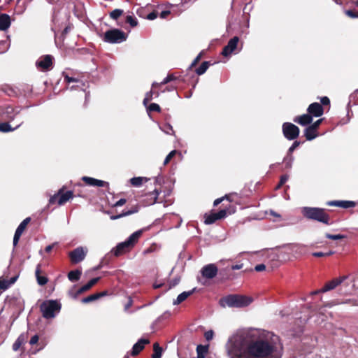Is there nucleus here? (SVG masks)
<instances>
[{
	"label": "nucleus",
	"mask_w": 358,
	"mask_h": 358,
	"mask_svg": "<svg viewBox=\"0 0 358 358\" xmlns=\"http://www.w3.org/2000/svg\"><path fill=\"white\" fill-rule=\"evenodd\" d=\"M148 180V179L145 177H134L130 180V182L134 187H139Z\"/></svg>",
	"instance_id": "nucleus-36"
},
{
	"label": "nucleus",
	"mask_w": 358,
	"mask_h": 358,
	"mask_svg": "<svg viewBox=\"0 0 358 358\" xmlns=\"http://www.w3.org/2000/svg\"><path fill=\"white\" fill-rule=\"evenodd\" d=\"M294 160V157L292 155H289L287 153V156L286 157L284 158V163H285V167L286 168H290L292 166V163Z\"/></svg>",
	"instance_id": "nucleus-44"
},
{
	"label": "nucleus",
	"mask_w": 358,
	"mask_h": 358,
	"mask_svg": "<svg viewBox=\"0 0 358 358\" xmlns=\"http://www.w3.org/2000/svg\"><path fill=\"white\" fill-rule=\"evenodd\" d=\"M159 192L158 190L155 189L153 192H150L148 194H146L147 196V204L148 205H152L157 202L158 195Z\"/></svg>",
	"instance_id": "nucleus-34"
},
{
	"label": "nucleus",
	"mask_w": 358,
	"mask_h": 358,
	"mask_svg": "<svg viewBox=\"0 0 358 358\" xmlns=\"http://www.w3.org/2000/svg\"><path fill=\"white\" fill-rule=\"evenodd\" d=\"M143 231L144 229H140L134 232L125 241L118 243L117 246L111 250V252L115 257H119L127 252H129L138 243Z\"/></svg>",
	"instance_id": "nucleus-3"
},
{
	"label": "nucleus",
	"mask_w": 358,
	"mask_h": 358,
	"mask_svg": "<svg viewBox=\"0 0 358 358\" xmlns=\"http://www.w3.org/2000/svg\"><path fill=\"white\" fill-rule=\"evenodd\" d=\"M325 237L331 240H341L346 238V236L343 234H331L329 233L325 234Z\"/></svg>",
	"instance_id": "nucleus-40"
},
{
	"label": "nucleus",
	"mask_w": 358,
	"mask_h": 358,
	"mask_svg": "<svg viewBox=\"0 0 358 358\" xmlns=\"http://www.w3.org/2000/svg\"><path fill=\"white\" fill-rule=\"evenodd\" d=\"M126 22L129 23L131 25V27H134L137 26V24H138L137 20L131 15L127 16Z\"/></svg>",
	"instance_id": "nucleus-46"
},
{
	"label": "nucleus",
	"mask_w": 358,
	"mask_h": 358,
	"mask_svg": "<svg viewBox=\"0 0 358 358\" xmlns=\"http://www.w3.org/2000/svg\"><path fill=\"white\" fill-rule=\"evenodd\" d=\"M11 24L10 17L6 13L0 14V30H7Z\"/></svg>",
	"instance_id": "nucleus-26"
},
{
	"label": "nucleus",
	"mask_w": 358,
	"mask_h": 358,
	"mask_svg": "<svg viewBox=\"0 0 358 358\" xmlns=\"http://www.w3.org/2000/svg\"><path fill=\"white\" fill-rule=\"evenodd\" d=\"M86 255L87 251H85L82 247H78L69 252L71 263L73 264L81 262L85 258Z\"/></svg>",
	"instance_id": "nucleus-10"
},
{
	"label": "nucleus",
	"mask_w": 358,
	"mask_h": 358,
	"mask_svg": "<svg viewBox=\"0 0 358 358\" xmlns=\"http://www.w3.org/2000/svg\"><path fill=\"white\" fill-rule=\"evenodd\" d=\"M282 349L279 337L274 334L251 340L248 334H237L227 344L230 358H280Z\"/></svg>",
	"instance_id": "nucleus-1"
},
{
	"label": "nucleus",
	"mask_w": 358,
	"mask_h": 358,
	"mask_svg": "<svg viewBox=\"0 0 358 358\" xmlns=\"http://www.w3.org/2000/svg\"><path fill=\"white\" fill-rule=\"evenodd\" d=\"M150 343L149 339L141 338L135 343L132 348L131 355L132 356L138 355L145 348L146 344Z\"/></svg>",
	"instance_id": "nucleus-21"
},
{
	"label": "nucleus",
	"mask_w": 358,
	"mask_h": 358,
	"mask_svg": "<svg viewBox=\"0 0 358 358\" xmlns=\"http://www.w3.org/2000/svg\"><path fill=\"white\" fill-rule=\"evenodd\" d=\"M320 104L324 107L326 106H330V99L327 96H323L320 98Z\"/></svg>",
	"instance_id": "nucleus-52"
},
{
	"label": "nucleus",
	"mask_w": 358,
	"mask_h": 358,
	"mask_svg": "<svg viewBox=\"0 0 358 358\" xmlns=\"http://www.w3.org/2000/svg\"><path fill=\"white\" fill-rule=\"evenodd\" d=\"M61 307V304L57 301L48 300L41 304L40 310L44 318L50 319L55 317L56 313L60 311Z\"/></svg>",
	"instance_id": "nucleus-5"
},
{
	"label": "nucleus",
	"mask_w": 358,
	"mask_h": 358,
	"mask_svg": "<svg viewBox=\"0 0 358 358\" xmlns=\"http://www.w3.org/2000/svg\"><path fill=\"white\" fill-rule=\"evenodd\" d=\"M123 13L121 9H115L110 13V17L113 20H117Z\"/></svg>",
	"instance_id": "nucleus-41"
},
{
	"label": "nucleus",
	"mask_w": 358,
	"mask_h": 358,
	"mask_svg": "<svg viewBox=\"0 0 358 358\" xmlns=\"http://www.w3.org/2000/svg\"><path fill=\"white\" fill-rule=\"evenodd\" d=\"M108 294L107 291H103L101 292L94 293L93 294L89 295L87 297H84L82 299L81 302L83 303H89L93 302L96 300H98L102 296H106Z\"/></svg>",
	"instance_id": "nucleus-27"
},
{
	"label": "nucleus",
	"mask_w": 358,
	"mask_h": 358,
	"mask_svg": "<svg viewBox=\"0 0 358 358\" xmlns=\"http://www.w3.org/2000/svg\"><path fill=\"white\" fill-rule=\"evenodd\" d=\"M10 122L6 121L0 123V132L2 133H8L10 131H13L17 128H19L22 124L23 121L22 120L17 121L16 124L14 127H12L10 124Z\"/></svg>",
	"instance_id": "nucleus-19"
},
{
	"label": "nucleus",
	"mask_w": 358,
	"mask_h": 358,
	"mask_svg": "<svg viewBox=\"0 0 358 358\" xmlns=\"http://www.w3.org/2000/svg\"><path fill=\"white\" fill-rule=\"evenodd\" d=\"M217 267L214 264L204 266L201 271L202 276L207 279H213L217 275Z\"/></svg>",
	"instance_id": "nucleus-13"
},
{
	"label": "nucleus",
	"mask_w": 358,
	"mask_h": 358,
	"mask_svg": "<svg viewBox=\"0 0 358 358\" xmlns=\"http://www.w3.org/2000/svg\"><path fill=\"white\" fill-rule=\"evenodd\" d=\"M288 180V176L286 175H283L280 177V181L278 185H277V189L280 188L281 186H282L286 181Z\"/></svg>",
	"instance_id": "nucleus-54"
},
{
	"label": "nucleus",
	"mask_w": 358,
	"mask_h": 358,
	"mask_svg": "<svg viewBox=\"0 0 358 358\" xmlns=\"http://www.w3.org/2000/svg\"><path fill=\"white\" fill-rule=\"evenodd\" d=\"M38 340H39V336L37 334H36L31 338V339L29 341V344L31 345L37 344L38 342Z\"/></svg>",
	"instance_id": "nucleus-58"
},
{
	"label": "nucleus",
	"mask_w": 358,
	"mask_h": 358,
	"mask_svg": "<svg viewBox=\"0 0 358 358\" xmlns=\"http://www.w3.org/2000/svg\"><path fill=\"white\" fill-rule=\"evenodd\" d=\"M196 288H194L193 289L188 291V292H183L181 294H180L177 299L173 301V305H178L185 301L189 296H191L195 291Z\"/></svg>",
	"instance_id": "nucleus-31"
},
{
	"label": "nucleus",
	"mask_w": 358,
	"mask_h": 358,
	"mask_svg": "<svg viewBox=\"0 0 358 358\" xmlns=\"http://www.w3.org/2000/svg\"><path fill=\"white\" fill-rule=\"evenodd\" d=\"M64 81L66 82L67 83H70L77 82L78 80L75 78L69 77V76H66L64 77Z\"/></svg>",
	"instance_id": "nucleus-64"
},
{
	"label": "nucleus",
	"mask_w": 358,
	"mask_h": 358,
	"mask_svg": "<svg viewBox=\"0 0 358 358\" xmlns=\"http://www.w3.org/2000/svg\"><path fill=\"white\" fill-rule=\"evenodd\" d=\"M31 218L27 217L25 218L17 227L16 231H18L20 234H23L24 231L27 228V224L30 222Z\"/></svg>",
	"instance_id": "nucleus-39"
},
{
	"label": "nucleus",
	"mask_w": 358,
	"mask_h": 358,
	"mask_svg": "<svg viewBox=\"0 0 358 358\" xmlns=\"http://www.w3.org/2000/svg\"><path fill=\"white\" fill-rule=\"evenodd\" d=\"M303 215L308 220H315L327 225H330L332 222L330 221L329 215L324 208L316 207H303L302 209Z\"/></svg>",
	"instance_id": "nucleus-2"
},
{
	"label": "nucleus",
	"mask_w": 358,
	"mask_h": 358,
	"mask_svg": "<svg viewBox=\"0 0 358 358\" xmlns=\"http://www.w3.org/2000/svg\"><path fill=\"white\" fill-rule=\"evenodd\" d=\"M307 112L311 115L312 117H320L324 113V108L320 103L314 102L308 106Z\"/></svg>",
	"instance_id": "nucleus-15"
},
{
	"label": "nucleus",
	"mask_w": 358,
	"mask_h": 358,
	"mask_svg": "<svg viewBox=\"0 0 358 358\" xmlns=\"http://www.w3.org/2000/svg\"><path fill=\"white\" fill-rule=\"evenodd\" d=\"M301 142L298 141H294V142L292 143V145L289 147L288 149V154L292 155V153L294 152V150L300 145Z\"/></svg>",
	"instance_id": "nucleus-50"
},
{
	"label": "nucleus",
	"mask_w": 358,
	"mask_h": 358,
	"mask_svg": "<svg viewBox=\"0 0 358 358\" xmlns=\"http://www.w3.org/2000/svg\"><path fill=\"white\" fill-rule=\"evenodd\" d=\"M147 110L148 112H161V108L159 105L155 103H152L149 105V106L147 108Z\"/></svg>",
	"instance_id": "nucleus-43"
},
{
	"label": "nucleus",
	"mask_w": 358,
	"mask_h": 358,
	"mask_svg": "<svg viewBox=\"0 0 358 358\" xmlns=\"http://www.w3.org/2000/svg\"><path fill=\"white\" fill-rule=\"evenodd\" d=\"M178 153V151L174 150L169 152V154L166 157L164 165L168 164L170 161L173 159V157Z\"/></svg>",
	"instance_id": "nucleus-47"
},
{
	"label": "nucleus",
	"mask_w": 358,
	"mask_h": 358,
	"mask_svg": "<svg viewBox=\"0 0 358 358\" xmlns=\"http://www.w3.org/2000/svg\"><path fill=\"white\" fill-rule=\"evenodd\" d=\"M265 269H266V266L264 264H257L255 267V270L257 272L264 271Z\"/></svg>",
	"instance_id": "nucleus-63"
},
{
	"label": "nucleus",
	"mask_w": 358,
	"mask_h": 358,
	"mask_svg": "<svg viewBox=\"0 0 358 358\" xmlns=\"http://www.w3.org/2000/svg\"><path fill=\"white\" fill-rule=\"evenodd\" d=\"M27 340L28 333L26 332L21 334L13 343V350L14 351L19 350L22 347V345L27 343Z\"/></svg>",
	"instance_id": "nucleus-24"
},
{
	"label": "nucleus",
	"mask_w": 358,
	"mask_h": 358,
	"mask_svg": "<svg viewBox=\"0 0 358 358\" xmlns=\"http://www.w3.org/2000/svg\"><path fill=\"white\" fill-rule=\"evenodd\" d=\"M127 34L118 29H112L104 33L103 41L109 43H120L125 41Z\"/></svg>",
	"instance_id": "nucleus-6"
},
{
	"label": "nucleus",
	"mask_w": 358,
	"mask_h": 358,
	"mask_svg": "<svg viewBox=\"0 0 358 358\" xmlns=\"http://www.w3.org/2000/svg\"><path fill=\"white\" fill-rule=\"evenodd\" d=\"M10 286V283L7 280L0 278V290H6Z\"/></svg>",
	"instance_id": "nucleus-48"
},
{
	"label": "nucleus",
	"mask_w": 358,
	"mask_h": 358,
	"mask_svg": "<svg viewBox=\"0 0 358 358\" xmlns=\"http://www.w3.org/2000/svg\"><path fill=\"white\" fill-rule=\"evenodd\" d=\"M208 352V347L202 345H199L196 347L197 358H204L205 355Z\"/></svg>",
	"instance_id": "nucleus-38"
},
{
	"label": "nucleus",
	"mask_w": 358,
	"mask_h": 358,
	"mask_svg": "<svg viewBox=\"0 0 358 358\" xmlns=\"http://www.w3.org/2000/svg\"><path fill=\"white\" fill-rule=\"evenodd\" d=\"M83 181L85 182V183L90 186L93 187H109V184L108 182L98 180L94 178H90L87 176H84L82 178Z\"/></svg>",
	"instance_id": "nucleus-17"
},
{
	"label": "nucleus",
	"mask_w": 358,
	"mask_h": 358,
	"mask_svg": "<svg viewBox=\"0 0 358 358\" xmlns=\"http://www.w3.org/2000/svg\"><path fill=\"white\" fill-rule=\"evenodd\" d=\"M319 135L318 131L312 127L310 125H308L304 129V136L307 141H312L317 137Z\"/></svg>",
	"instance_id": "nucleus-30"
},
{
	"label": "nucleus",
	"mask_w": 358,
	"mask_h": 358,
	"mask_svg": "<svg viewBox=\"0 0 358 358\" xmlns=\"http://www.w3.org/2000/svg\"><path fill=\"white\" fill-rule=\"evenodd\" d=\"M18 88V93L19 96H24L27 97L29 96L33 91L32 86L27 84V83H22L20 84L19 86H17Z\"/></svg>",
	"instance_id": "nucleus-25"
},
{
	"label": "nucleus",
	"mask_w": 358,
	"mask_h": 358,
	"mask_svg": "<svg viewBox=\"0 0 358 358\" xmlns=\"http://www.w3.org/2000/svg\"><path fill=\"white\" fill-rule=\"evenodd\" d=\"M293 121L301 126L310 125L313 122V117L308 113L301 115H298L294 117Z\"/></svg>",
	"instance_id": "nucleus-22"
},
{
	"label": "nucleus",
	"mask_w": 358,
	"mask_h": 358,
	"mask_svg": "<svg viewBox=\"0 0 358 358\" xmlns=\"http://www.w3.org/2000/svg\"><path fill=\"white\" fill-rule=\"evenodd\" d=\"M235 196H237V194L236 193H231L229 194H226L224 197V199L228 200L229 202H232V201H234L233 197Z\"/></svg>",
	"instance_id": "nucleus-62"
},
{
	"label": "nucleus",
	"mask_w": 358,
	"mask_h": 358,
	"mask_svg": "<svg viewBox=\"0 0 358 358\" xmlns=\"http://www.w3.org/2000/svg\"><path fill=\"white\" fill-rule=\"evenodd\" d=\"M179 281H180V279L179 278H175V279H173L170 283H169V288L168 289H171L175 286H176L178 283H179Z\"/></svg>",
	"instance_id": "nucleus-61"
},
{
	"label": "nucleus",
	"mask_w": 358,
	"mask_h": 358,
	"mask_svg": "<svg viewBox=\"0 0 358 358\" xmlns=\"http://www.w3.org/2000/svg\"><path fill=\"white\" fill-rule=\"evenodd\" d=\"M42 271L41 269V265L38 264L35 271V275L37 282L39 285H45L48 282V278L45 275H41Z\"/></svg>",
	"instance_id": "nucleus-29"
},
{
	"label": "nucleus",
	"mask_w": 358,
	"mask_h": 358,
	"mask_svg": "<svg viewBox=\"0 0 358 358\" xmlns=\"http://www.w3.org/2000/svg\"><path fill=\"white\" fill-rule=\"evenodd\" d=\"M72 26L69 24L67 25L62 32V37L65 38L66 35L69 33V31L71 29Z\"/></svg>",
	"instance_id": "nucleus-60"
},
{
	"label": "nucleus",
	"mask_w": 358,
	"mask_h": 358,
	"mask_svg": "<svg viewBox=\"0 0 358 358\" xmlns=\"http://www.w3.org/2000/svg\"><path fill=\"white\" fill-rule=\"evenodd\" d=\"M82 275V271L80 269L72 270L68 273V278L71 282H77Z\"/></svg>",
	"instance_id": "nucleus-33"
},
{
	"label": "nucleus",
	"mask_w": 358,
	"mask_h": 358,
	"mask_svg": "<svg viewBox=\"0 0 358 358\" xmlns=\"http://www.w3.org/2000/svg\"><path fill=\"white\" fill-rule=\"evenodd\" d=\"M345 13L351 18L358 17V11H356L355 10H346Z\"/></svg>",
	"instance_id": "nucleus-49"
},
{
	"label": "nucleus",
	"mask_w": 358,
	"mask_h": 358,
	"mask_svg": "<svg viewBox=\"0 0 358 358\" xmlns=\"http://www.w3.org/2000/svg\"><path fill=\"white\" fill-rule=\"evenodd\" d=\"M178 79V77H176L173 73L168 74V76L161 82V83H157L154 82L152 84V88L159 87L161 85H166L171 81L176 80Z\"/></svg>",
	"instance_id": "nucleus-32"
},
{
	"label": "nucleus",
	"mask_w": 358,
	"mask_h": 358,
	"mask_svg": "<svg viewBox=\"0 0 358 358\" xmlns=\"http://www.w3.org/2000/svg\"><path fill=\"white\" fill-rule=\"evenodd\" d=\"M322 121H323V119H319L317 121H315L314 123L310 124V125L318 131V129H319L320 124H322Z\"/></svg>",
	"instance_id": "nucleus-57"
},
{
	"label": "nucleus",
	"mask_w": 358,
	"mask_h": 358,
	"mask_svg": "<svg viewBox=\"0 0 358 358\" xmlns=\"http://www.w3.org/2000/svg\"><path fill=\"white\" fill-rule=\"evenodd\" d=\"M139 208H140L139 206H138V205L134 206L131 207V208L130 210H128L126 211L124 210V211H122V213L116 215H111L110 219L113 220H117V219H120V218L125 217V216L132 215L134 213H138L139 210Z\"/></svg>",
	"instance_id": "nucleus-28"
},
{
	"label": "nucleus",
	"mask_w": 358,
	"mask_h": 358,
	"mask_svg": "<svg viewBox=\"0 0 358 358\" xmlns=\"http://www.w3.org/2000/svg\"><path fill=\"white\" fill-rule=\"evenodd\" d=\"M21 236H22V234L15 231L14 237H13V247L14 248L17 246Z\"/></svg>",
	"instance_id": "nucleus-51"
},
{
	"label": "nucleus",
	"mask_w": 358,
	"mask_h": 358,
	"mask_svg": "<svg viewBox=\"0 0 358 358\" xmlns=\"http://www.w3.org/2000/svg\"><path fill=\"white\" fill-rule=\"evenodd\" d=\"M157 16H158V12L156 10H153L152 12H151L150 13H149L147 15V19L150 20H153L156 19L157 17Z\"/></svg>",
	"instance_id": "nucleus-55"
},
{
	"label": "nucleus",
	"mask_w": 358,
	"mask_h": 358,
	"mask_svg": "<svg viewBox=\"0 0 358 358\" xmlns=\"http://www.w3.org/2000/svg\"><path fill=\"white\" fill-rule=\"evenodd\" d=\"M153 354L152 355V358H161L163 349L159 346L158 343H155L153 344Z\"/></svg>",
	"instance_id": "nucleus-37"
},
{
	"label": "nucleus",
	"mask_w": 358,
	"mask_h": 358,
	"mask_svg": "<svg viewBox=\"0 0 358 358\" xmlns=\"http://www.w3.org/2000/svg\"><path fill=\"white\" fill-rule=\"evenodd\" d=\"M64 188L62 187L57 192L58 194V201L57 203L61 206L64 205L65 203L69 201L71 199H73L74 196L73 192L72 191H66L64 192Z\"/></svg>",
	"instance_id": "nucleus-16"
},
{
	"label": "nucleus",
	"mask_w": 358,
	"mask_h": 358,
	"mask_svg": "<svg viewBox=\"0 0 358 358\" xmlns=\"http://www.w3.org/2000/svg\"><path fill=\"white\" fill-rule=\"evenodd\" d=\"M252 301L251 297L241 294H229L220 300L222 307L226 306L234 308H243L249 306Z\"/></svg>",
	"instance_id": "nucleus-4"
},
{
	"label": "nucleus",
	"mask_w": 358,
	"mask_h": 358,
	"mask_svg": "<svg viewBox=\"0 0 358 358\" xmlns=\"http://www.w3.org/2000/svg\"><path fill=\"white\" fill-rule=\"evenodd\" d=\"M1 90L7 96L10 97L18 98L20 97L18 93V88L16 86H13L8 84L1 85Z\"/></svg>",
	"instance_id": "nucleus-18"
},
{
	"label": "nucleus",
	"mask_w": 358,
	"mask_h": 358,
	"mask_svg": "<svg viewBox=\"0 0 358 358\" xmlns=\"http://www.w3.org/2000/svg\"><path fill=\"white\" fill-rule=\"evenodd\" d=\"M210 65H212V64L209 61L203 62L200 66L196 69V73L199 76L203 75Z\"/></svg>",
	"instance_id": "nucleus-35"
},
{
	"label": "nucleus",
	"mask_w": 358,
	"mask_h": 358,
	"mask_svg": "<svg viewBox=\"0 0 358 358\" xmlns=\"http://www.w3.org/2000/svg\"><path fill=\"white\" fill-rule=\"evenodd\" d=\"M282 131L284 137L289 140H296L300 134L299 128L291 122H284L282 125Z\"/></svg>",
	"instance_id": "nucleus-7"
},
{
	"label": "nucleus",
	"mask_w": 358,
	"mask_h": 358,
	"mask_svg": "<svg viewBox=\"0 0 358 358\" xmlns=\"http://www.w3.org/2000/svg\"><path fill=\"white\" fill-rule=\"evenodd\" d=\"M201 55L202 53H199L196 57V58L193 60V62H192L190 66H189V69H192L193 67L196 66V64L199 62V61L201 60Z\"/></svg>",
	"instance_id": "nucleus-53"
},
{
	"label": "nucleus",
	"mask_w": 358,
	"mask_h": 358,
	"mask_svg": "<svg viewBox=\"0 0 358 358\" xmlns=\"http://www.w3.org/2000/svg\"><path fill=\"white\" fill-rule=\"evenodd\" d=\"M356 204V202L352 201H330L327 202V206H336L343 208H353Z\"/></svg>",
	"instance_id": "nucleus-20"
},
{
	"label": "nucleus",
	"mask_w": 358,
	"mask_h": 358,
	"mask_svg": "<svg viewBox=\"0 0 358 358\" xmlns=\"http://www.w3.org/2000/svg\"><path fill=\"white\" fill-rule=\"evenodd\" d=\"M214 335V332L212 330L206 331L204 334V337L207 341H210L213 339Z\"/></svg>",
	"instance_id": "nucleus-56"
},
{
	"label": "nucleus",
	"mask_w": 358,
	"mask_h": 358,
	"mask_svg": "<svg viewBox=\"0 0 358 358\" xmlns=\"http://www.w3.org/2000/svg\"><path fill=\"white\" fill-rule=\"evenodd\" d=\"M238 42L239 38L238 36H234L229 41L227 45L223 48L222 55L224 57H228L232 53H236Z\"/></svg>",
	"instance_id": "nucleus-11"
},
{
	"label": "nucleus",
	"mask_w": 358,
	"mask_h": 358,
	"mask_svg": "<svg viewBox=\"0 0 358 358\" xmlns=\"http://www.w3.org/2000/svg\"><path fill=\"white\" fill-rule=\"evenodd\" d=\"M99 277L91 279L87 284L80 287L76 292H70V295L73 298L76 299L80 294L90 290L94 285H95L99 282Z\"/></svg>",
	"instance_id": "nucleus-14"
},
{
	"label": "nucleus",
	"mask_w": 358,
	"mask_h": 358,
	"mask_svg": "<svg viewBox=\"0 0 358 358\" xmlns=\"http://www.w3.org/2000/svg\"><path fill=\"white\" fill-rule=\"evenodd\" d=\"M58 194L57 193V194H55L53 196H52L50 199H49V205H52V204H54L55 203H57V201H58Z\"/></svg>",
	"instance_id": "nucleus-59"
},
{
	"label": "nucleus",
	"mask_w": 358,
	"mask_h": 358,
	"mask_svg": "<svg viewBox=\"0 0 358 358\" xmlns=\"http://www.w3.org/2000/svg\"><path fill=\"white\" fill-rule=\"evenodd\" d=\"M21 109L18 107H13L12 106H7L4 108L1 117L3 120L8 122H14L15 120H20L19 115H20Z\"/></svg>",
	"instance_id": "nucleus-8"
},
{
	"label": "nucleus",
	"mask_w": 358,
	"mask_h": 358,
	"mask_svg": "<svg viewBox=\"0 0 358 358\" xmlns=\"http://www.w3.org/2000/svg\"><path fill=\"white\" fill-rule=\"evenodd\" d=\"M227 215V211L226 209L220 210L217 213H211L210 214H205V221L204 223L206 224H211L215 222L217 220L224 218Z\"/></svg>",
	"instance_id": "nucleus-12"
},
{
	"label": "nucleus",
	"mask_w": 358,
	"mask_h": 358,
	"mask_svg": "<svg viewBox=\"0 0 358 358\" xmlns=\"http://www.w3.org/2000/svg\"><path fill=\"white\" fill-rule=\"evenodd\" d=\"M155 93V91L152 90V89L146 93L145 94V97L143 99V104L145 106H147V104L148 103V102H150L152 99V96H153V94Z\"/></svg>",
	"instance_id": "nucleus-45"
},
{
	"label": "nucleus",
	"mask_w": 358,
	"mask_h": 358,
	"mask_svg": "<svg viewBox=\"0 0 358 358\" xmlns=\"http://www.w3.org/2000/svg\"><path fill=\"white\" fill-rule=\"evenodd\" d=\"M345 279V277H340L338 278H334L329 282H327L324 287L322 288V292H327L336 288L338 285L341 284V282Z\"/></svg>",
	"instance_id": "nucleus-23"
},
{
	"label": "nucleus",
	"mask_w": 358,
	"mask_h": 358,
	"mask_svg": "<svg viewBox=\"0 0 358 358\" xmlns=\"http://www.w3.org/2000/svg\"><path fill=\"white\" fill-rule=\"evenodd\" d=\"M53 57L50 55H43L36 62V67L42 71H48L53 67Z\"/></svg>",
	"instance_id": "nucleus-9"
},
{
	"label": "nucleus",
	"mask_w": 358,
	"mask_h": 358,
	"mask_svg": "<svg viewBox=\"0 0 358 358\" xmlns=\"http://www.w3.org/2000/svg\"><path fill=\"white\" fill-rule=\"evenodd\" d=\"M334 254V251H329L328 252H315L312 253V255L315 257H329Z\"/></svg>",
	"instance_id": "nucleus-42"
}]
</instances>
